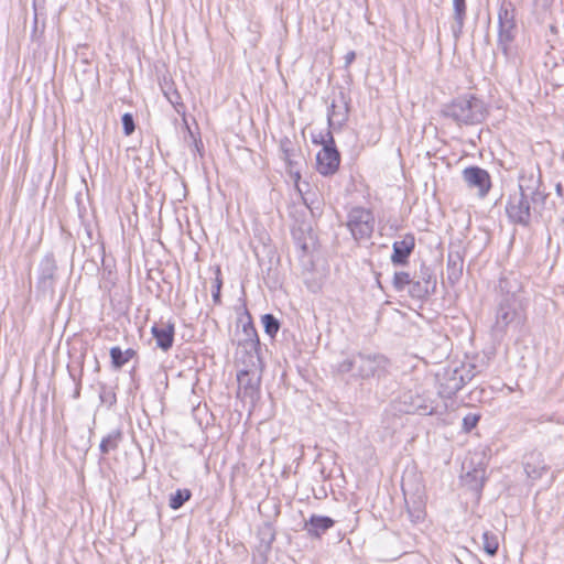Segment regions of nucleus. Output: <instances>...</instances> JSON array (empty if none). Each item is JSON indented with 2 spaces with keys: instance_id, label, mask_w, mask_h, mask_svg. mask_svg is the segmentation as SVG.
Returning a JSON list of instances; mask_svg holds the SVG:
<instances>
[{
  "instance_id": "obj_1",
  "label": "nucleus",
  "mask_w": 564,
  "mask_h": 564,
  "mask_svg": "<svg viewBox=\"0 0 564 564\" xmlns=\"http://www.w3.org/2000/svg\"><path fill=\"white\" fill-rule=\"evenodd\" d=\"M389 360L380 354H356L346 358L337 366L341 375L351 373V377L360 380L384 378L389 372Z\"/></svg>"
},
{
  "instance_id": "obj_2",
  "label": "nucleus",
  "mask_w": 564,
  "mask_h": 564,
  "mask_svg": "<svg viewBox=\"0 0 564 564\" xmlns=\"http://www.w3.org/2000/svg\"><path fill=\"white\" fill-rule=\"evenodd\" d=\"M517 34L516 7L511 1L503 0L498 9L497 46L508 61H513L517 55Z\"/></svg>"
},
{
  "instance_id": "obj_3",
  "label": "nucleus",
  "mask_w": 564,
  "mask_h": 564,
  "mask_svg": "<svg viewBox=\"0 0 564 564\" xmlns=\"http://www.w3.org/2000/svg\"><path fill=\"white\" fill-rule=\"evenodd\" d=\"M442 113L458 124H478L485 118L486 108L481 99L466 95L445 105Z\"/></svg>"
},
{
  "instance_id": "obj_4",
  "label": "nucleus",
  "mask_w": 564,
  "mask_h": 564,
  "mask_svg": "<svg viewBox=\"0 0 564 564\" xmlns=\"http://www.w3.org/2000/svg\"><path fill=\"white\" fill-rule=\"evenodd\" d=\"M475 375V366L470 364L444 367L436 373L438 394L448 399L454 397Z\"/></svg>"
},
{
  "instance_id": "obj_5",
  "label": "nucleus",
  "mask_w": 564,
  "mask_h": 564,
  "mask_svg": "<svg viewBox=\"0 0 564 564\" xmlns=\"http://www.w3.org/2000/svg\"><path fill=\"white\" fill-rule=\"evenodd\" d=\"M535 193V188L524 187L522 184H519L518 191L510 195L506 206V213L512 223L522 226L530 224V198L533 197Z\"/></svg>"
},
{
  "instance_id": "obj_6",
  "label": "nucleus",
  "mask_w": 564,
  "mask_h": 564,
  "mask_svg": "<svg viewBox=\"0 0 564 564\" xmlns=\"http://www.w3.org/2000/svg\"><path fill=\"white\" fill-rule=\"evenodd\" d=\"M346 226L355 240H367L375 229L373 214L365 207H354L348 212Z\"/></svg>"
},
{
  "instance_id": "obj_7",
  "label": "nucleus",
  "mask_w": 564,
  "mask_h": 564,
  "mask_svg": "<svg viewBox=\"0 0 564 564\" xmlns=\"http://www.w3.org/2000/svg\"><path fill=\"white\" fill-rule=\"evenodd\" d=\"M281 159L286 165V170L294 181V186L300 189L301 164L303 161L302 151L289 138L280 140Z\"/></svg>"
},
{
  "instance_id": "obj_8",
  "label": "nucleus",
  "mask_w": 564,
  "mask_h": 564,
  "mask_svg": "<svg viewBox=\"0 0 564 564\" xmlns=\"http://www.w3.org/2000/svg\"><path fill=\"white\" fill-rule=\"evenodd\" d=\"M340 164V154L335 145L333 134H328L327 145L323 147L316 155V170L324 176L333 175Z\"/></svg>"
},
{
  "instance_id": "obj_9",
  "label": "nucleus",
  "mask_w": 564,
  "mask_h": 564,
  "mask_svg": "<svg viewBox=\"0 0 564 564\" xmlns=\"http://www.w3.org/2000/svg\"><path fill=\"white\" fill-rule=\"evenodd\" d=\"M521 307L522 303H520V300L502 297L497 310L496 327L505 330L510 324L520 319Z\"/></svg>"
},
{
  "instance_id": "obj_10",
  "label": "nucleus",
  "mask_w": 564,
  "mask_h": 564,
  "mask_svg": "<svg viewBox=\"0 0 564 564\" xmlns=\"http://www.w3.org/2000/svg\"><path fill=\"white\" fill-rule=\"evenodd\" d=\"M463 180L469 188H476L479 197H485L490 187L489 173L479 166H469L463 171Z\"/></svg>"
},
{
  "instance_id": "obj_11",
  "label": "nucleus",
  "mask_w": 564,
  "mask_h": 564,
  "mask_svg": "<svg viewBox=\"0 0 564 564\" xmlns=\"http://www.w3.org/2000/svg\"><path fill=\"white\" fill-rule=\"evenodd\" d=\"M436 286V280L431 274L429 268L422 267L420 275H414L408 288L409 294L417 300L426 297Z\"/></svg>"
},
{
  "instance_id": "obj_12",
  "label": "nucleus",
  "mask_w": 564,
  "mask_h": 564,
  "mask_svg": "<svg viewBox=\"0 0 564 564\" xmlns=\"http://www.w3.org/2000/svg\"><path fill=\"white\" fill-rule=\"evenodd\" d=\"M55 272L56 264L53 258L46 257L43 259L41 262L40 276L37 281V285L43 292H53Z\"/></svg>"
},
{
  "instance_id": "obj_13",
  "label": "nucleus",
  "mask_w": 564,
  "mask_h": 564,
  "mask_svg": "<svg viewBox=\"0 0 564 564\" xmlns=\"http://www.w3.org/2000/svg\"><path fill=\"white\" fill-rule=\"evenodd\" d=\"M152 335L155 338L156 345L163 351H167L174 341V325L171 323L155 324L152 329Z\"/></svg>"
},
{
  "instance_id": "obj_14",
  "label": "nucleus",
  "mask_w": 564,
  "mask_h": 564,
  "mask_svg": "<svg viewBox=\"0 0 564 564\" xmlns=\"http://www.w3.org/2000/svg\"><path fill=\"white\" fill-rule=\"evenodd\" d=\"M415 240L412 235H406L402 240L393 242L391 261L393 264H404L413 251Z\"/></svg>"
},
{
  "instance_id": "obj_15",
  "label": "nucleus",
  "mask_w": 564,
  "mask_h": 564,
  "mask_svg": "<svg viewBox=\"0 0 564 564\" xmlns=\"http://www.w3.org/2000/svg\"><path fill=\"white\" fill-rule=\"evenodd\" d=\"M499 289L503 297L519 300V293L522 290V284L516 273L509 272L500 278Z\"/></svg>"
},
{
  "instance_id": "obj_16",
  "label": "nucleus",
  "mask_w": 564,
  "mask_h": 564,
  "mask_svg": "<svg viewBox=\"0 0 564 564\" xmlns=\"http://www.w3.org/2000/svg\"><path fill=\"white\" fill-rule=\"evenodd\" d=\"M334 524L335 521L329 517L312 514L311 518L305 521L304 530H306L311 536L321 538L322 534L334 527Z\"/></svg>"
},
{
  "instance_id": "obj_17",
  "label": "nucleus",
  "mask_w": 564,
  "mask_h": 564,
  "mask_svg": "<svg viewBox=\"0 0 564 564\" xmlns=\"http://www.w3.org/2000/svg\"><path fill=\"white\" fill-rule=\"evenodd\" d=\"M238 389L242 391L245 397L253 398L258 392L260 378L248 370H241L237 375Z\"/></svg>"
},
{
  "instance_id": "obj_18",
  "label": "nucleus",
  "mask_w": 564,
  "mask_h": 564,
  "mask_svg": "<svg viewBox=\"0 0 564 564\" xmlns=\"http://www.w3.org/2000/svg\"><path fill=\"white\" fill-rule=\"evenodd\" d=\"M545 470L546 465L541 458V454L531 453L524 457V471L529 478H541Z\"/></svg>"
},
{
  "instance_id": "obj_19",
  "label": "nucleus",
  "mask_w": 564,
  "mask_h": 564,
  "mask_svg": "<svg viewBox=\"0 0 564 564\" xmlns=\"http://www.w3.org/2000/svg\"><path fill=\"white\" fill-rule=\"evenodd\" d=\"M454 24L452 25L453 35L457 39L463 31L466 19V0H453Z\"/></svg>"
},
{
  "instance_id": "obj_20",
  "label": "nucleus",
  "mask_w": 564,
  "mask_h": 564,
  "mask_svg": "<svg viewBox=\"0 0 564 564\" xmlns=\"http://www.w3.org/2000/svg\"><path fill=\"white\" fill-rule=\"evenodd\" d=\"M123 438V434L120 430H113L107 436H105L99 445L100 453L107 455L111 451H116L119 447Z\"/></svg>"
},
{
  "instance_id": "obj_21",
  "label": "nucleus",
  "mask_w": 564,
  "mask_h": 564,
  "mask_svg": "<svg viewBox=\"0 0 564 564\" xmlns=\"http://www.w3.org/2000/svg\"><path fill=\"white\" fill-rule=\"evenodd\" d=\"M135 350L132 348H128L127 350H121L120 347L116 346L110 349V358L111 365L115 369H120L123 365H126L130 359L135 356Z\"/></svg>"
},
{
  "instance_id": "obj_22",
  "label": "nucleus",
  "mask_w": 564,
  "mask_h": 564,
  "mask_svg": "<svg viewBox=\"0 0 564 564\" xmlns=\"http://www.w3.org/2000/svg\"><path fill=\"white\" fill-rule=\"evenodd\" d=\"M259 536H260V544L258 546V550L262 554H267L271 550V545L275 539V534L273 532V529L265 524L263 528L259 530Z\"/></svg>"
},
{
  "instance_id": "obj_23",
  "label": "nucleus",
  "mask_w": 564,
  "mask_h": 564,
  "mask_svg": "<svg viewBox=\"0 0 564 564\" xmlns=\"http://www.w3.org/2000/svg\"><path fill=\"white\" fill-rule=\"evenodd\" d=\"M192 497V492L188 489H177L171 495L169 506L173 510L180 509L186 501Z\"/></svg>"
},
{
  "instance_id": "obj_24",
  "label": "nucleus",
  "mask_w": 564,
  "mask_h": 564,
  "mask_svg": "<svg viewBox=\"0 0 564 564\" xmlns=\"http://www.w3.org/2000/svg\"><path fill=\"white\" fill-rule=\"evenodd\" d=\"M242 332L246 336L245 343L250 349H257L259 346V337L253 324L249 321L242 326Z\"/></svg>"
},
{
  "instance_id": "obj_25",
  "label": "nucleus",
  "mask_w": 564,
  "mask_h": 564,
  "mask_svg": "<svg viewBox=\"0 0 564 564\" xmlns=\"http://www.w3.org/2000/svg\"><path fill=\"white\" fill-rule=\"evenodd\" d=\"M482 545H484V551L488 555H490V556L496 555L498 547H499V542H498L497 535L489 531L484 532L482 533Z\"/></svg>"
},
{
  "instance_id": "obj_26",
  "label": "nucleus",
  "mask_w": 564,
  "mask_h": 564,
  "mask_svg": "<svg viewBox=\"0 0 564 564\" xmlns=\"http://www.w3.org/2000/svg\"><path fill=\"white\" fill-rule=\"evenodd\" d=\"M336 108H337V106L333 102L328 109L327 120H328L329 127L341 126V123L346 120V117H347L346 110L339 112L336 110Z\"/></svg>"
},
{
  "instance_id": "obj_27",
  "label": "nucleus",
  "mask_w": 564,
  "mask_h": 564,
  "mask_svg": "<svg viewBox=\"0 0 564 564\" xmlns=\"http://www.w3.org/2000/svg\"><path fill=\"white\" fill-rule=\"evenodd\" d=\"M262 324L264 332L270 337H274L280 329V322L272 314H264L262 316Z\"/></svg>"
},
{
  "instance_id": "obj_28",
  "label": "nucleus",
  "mask_w": 564,
  "mask_h": 564,
  "mask_svg": "<svg viewBox=\"0 0 564 564\" xmlns=\"http://www.w3.org/2000/svg\"><path fill=\"white\" fill-rule=\"evenodd\" d=\"M412 276L408 272H395L393 276V288L397 291H403L406 286L409 288Z\"/></svg>"
},
{
  "instance_id": "obj_29",
  "label": "nucleus",
  "mask_w": 564,
  "mask_h": 564,
  "mask_svg": "<svg viewBox=\"0 0 564 564\" xmlns=\"http://www.w3.org/2000/svg\"><path fill=\"white\" fill-rule=\"evenodd\" d=\"M480 420L479 413H468L463 419V430L468 433L475 429Z\"/></svg>"
},
{
  "instance_id": "obj_30",
  "label": "nucleus",
  "mask_w": 564,
  "mask_h": 564,
  "mask_svg": "<svg viewBox=\"0 0 564 564\" xmlns=\"http://www.w3.org/2000/svg\"><path fill=\"white\" fill-rule=\"evenodd\" d=\"M221 284H223V281H221V278H220V269L217 268V270H216V278H215V282H214V289L212 291L213 301L216 304L220 303V289H221Z\"/></svg>"
},
{
  "instance_id": "obj_31",
  "label": "nucleus",
  "mask_w": 564,
  "mask_h": 564,
  "mask_svg": "<svg viewBox=\"0 0 564 564\" xmlns=\"http://www.w3.org/2000/svg\"><path fill=\"white\" fill-rule=\"evenodd\" d=\"M296 191H297L299 195L301 196L303 204L312 210L313 205H314L315 193H311L310 191L304 192L301 184H300V189H296Z\"/></svg>"
},
{
  "instance_id": "obj_32",
  "label": "nucleus",
  "mask_w": 564,
  "mask_h": 564,
  "mask_svg": "<svg viewBox=\"0 0 564 564\" xmlns=\"http://www.w3.org/2000/svg\"><path fill=\"white\" fill-rule=\"evenodd\" d=\"M123 132L126 135H130L134 131V120L131 113H124L121 118Z\"/></svg>"
},
{
  "instance_id": "obj_33",
  "label": "nucleus",
  "mask_w": 564,
  "mask_h": 564,
  "mask_svg": "<svg viewBox=\"0 0 564 564\" xmlns=\"http://www.w3.org/2000/svg\"><path fill=\"white\" fill-rule=\"evenodd\" d=\"M166 98L169 99V101L175 107L176 111L178 113L183 112L184 113V105L181 102V97L180 95L174 91L173 94H169V93H164Z\"/></svg>"
},
{
  "instance_id": "obj_34",
  "label": "nucleus",
  "mask_w": 564,
  "mask_h": 564,
  "mask_svg": "<svg viewBox=\"0 0 564 564\" xmlns=\"http://www.w3.org/2000/svg\"><path fill=\"white\" fill-rule=\"evenodd\" d=\"M408 513H409V516L411 518V521L414 522V523L421 521L424 518V514H425V512H424L423 508L421 507V505H417L414 508H410L409 507L408 508Z\"/></svg>"
},
{
  "instance_id": "obj_35",
  "label": "nucleus",
  "mask_w": 564,
  "mask_h": 564,
  "mask_svg": "<svg viewBox=\"0 0 564 564\" xmlns=\"http://www.w3.org/2000/svg\"><path fill=\"white\" fill-rule=\"evenodd\" d=\"M412 409H413V411H415L420 414H433V412H434V408L432 405L424 404V403L412 402Z\"/></svg>"
},
{
  "instance_id": "obj_36",
  "label": "nucleus",
  "mask_w": 564,
  "mask_h": 564,
  "mask_svg": "<svg viewBox=\"0 0 564 564\" xmlns=\"http://www.w3.org/2000/svg\"><path fill=\"white\" fill-rule=\"evenodd\" d=\"M328 134H332L329 130L326 132H319L317 134L312 135V141L315 144H322L323 147L327 145Z\"/></svg>"
},
{
  "instance_id": "obj_37",
  "label": "nucleus",
  "mask_w": 564,
  "mask_h": 564,
  "mask_svg": "<svg viewBox=\"0 0 564 564\" xmlns=\"http://www.w3.org/2000/svg\"><path fill=\"white\" fill-rule=\"evenodd\" d=\"M356 58V53L354 51H349L346 55H345V67H349L352 62L355 61Z\"/></svg>"
},
{
  "instance_id": "obj_38",
  "label": "nucleus",
  "mask_w": 564,
  "mask_h": 564,
  "mask_svg": "<svg viewBox=\"0 0 564 564\" xmlns=\"http://www.w3.org/2000/svg\"><path fill=\"white\" fill-rule=\"evenodd\" d=\"M457 264V262L455 260L452 259V257L449 256L448 257V269H451L452 267L455 268Z\"/></svg>"
},
{
  "instance_id": "obj_39",
  "label": "nucleus",
  "mask_w": 564,
  "mask_h": 564,
  "mask_svg": "<svg viewBox=\"0 0 564 564\" xmlns=\"http://www.w3.org/2000/svg\"><path fill=\"white\" fill-rule=\"evenodd\" d=\"M74 397L75 398H78L79 397V388L76 389L75 393H74Z\"/></svg>"
},
{
  "instance_id": "obj_40",
  "label": "nucleus",
  "mask_w": 564,
  "mask_h": 564,
  "mask_svg": "<svg viewBox=\"0 0 564 564\" xmlns=\"http://www.w3.org/2000/svg\"><path fill=\"white\" fill-rule=\"evenodd\" d=\"M458 262H459V268H458V272L462 271V264H463V261L460 259H458Z\"/></svg>"
}]
</instances>
